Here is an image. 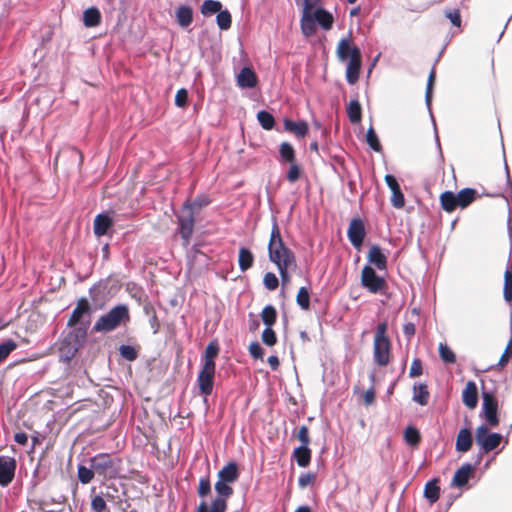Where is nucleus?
Listing matches in <instances>:
<instances>
[{"label":"nucleus","instance_id":"53","mask_svg":"<svg viewBox=\"0 0 512 512\" xmlns=\"http://www.w3.org/2000/svg\"><path fill=\"white\" fill-rule=\"evenodd\" d=\"M511 357H512V334H511V337L505 347L504 352L502 353V355L497 363V366L499 368H504L509 363Z\"/></svg>","mask_w":512,"mask_h":512},{"label":"nucleus","instance_id":"22","mask_svg":"<svg viewBox=\"0 0 512 512\" xmlns=\"http://www.w3.org/2000/svg\"><path fill=\"white\" fill-rule=\"evenodd\" d=\"M312 15L315 22H317L324 30L327 31L333 27L334 17L329 11L323 8H317L312 12Z\"/></svg>","mask_w":512,"mask_h":512},{"label":"nucleus","instance_id":"29","mask_svg":"<svg viewBox=\"0 0 512 512\" xmlns=\"http://www.w3.org/2000/svg\"><path fill=\"white\" fill-rule=\"evenodd\" d=\"M238 476V467L234 462L228 463L218 472L219 480L229 483L236 481Z\"/></svg>","mask_w":512,"mask_h":512},{"label":"nucleus","instance_id":"57","mask_svg":"<svg viewBox=\"0 0 512 512\" xmlns=\"http://www.w3.org/2000/svg\"><path fill=\"white\" fill-rule=\"evenodd\" d=\"M263 282H264L265 287L271 291L277 289L279 286V280L276 277V275L272 272H267L264 275Z\"/></svg>","mask_w":512,"mask_h":512},{"label":"nucleus","instance_id":"62","mask_svg":"<svg viewBox=\"0 0 512 512\" xmlns=\"http://www.w3.org/2000/svg\"><path fill=\"white\" fill-rule=\"evenodd\" d=\"M297 439L301 442V446H309L311 440L307 426L303 425L299 427L297 432Z\"/></svg>","mask_w":512,"mask_h":512},{"label":"nucleus","instance_id":"37","mask_svg":"<svg viewBox=\"0 0 512 512\" xmlns=\"http://www.w3.org/2000/svg\"><path fill=\"white\" fill-rule=\"evenodd\" d=\"M404 440L408 445L417 447L421 441L419 430L413 426H408L404 430Z\"/></svg>","mask_w":512,"mask_h":512},{"label":"nucleus","instance_id":"56","mask_svg":"<svg viewBox=\"0 0 512 512\" xmlns=\"http://www.w3.org/2000/svg\"><path fill=\"white\" fill-rule=\"evenodd\" d=\"M278 271L280 273L282 285H287L290 282L289 270H295L297 268V264L295 265H281L277 266Z\"/></svg>","mask_w":512,"mask_h":512},{"label":"nucleus","instance_id":"8","mask_svg":"<svg viewBox=\"0 0 512 512\" xmlns=\"http://www.w3.org/2000/svg\"><path fill=\"white\" fill-rule=\"evenodd\" d=\"M488 425H480L475 432L476 444L480 447L483 453H489L496 449L501 441L502 435L499 433H492L489 431Z\"/></svg>","mask_w":512,"mask_h":512},{"label":"nucleus","instance_id":"7","mask_svg":"<svg viewBox=\"0 0 512 512\" xmlns=\"http://www.w3.org/2000/svg\"><path fill=\"white\" fill-rule=\"evenodd\" d=\"M361 285L373 294H384L388 288L386 280L377 275L370 265H365L361 271Z\"/></svg>","mask_w":512,"mask_h":512},{"label":"nucleus","instance_id":"17","mask_svg":"<svg viewBox=\"0 0 512 512\" xmlns=\"http://www.w3.org/2000/svg\"><path fill=\"white\" fill-rule=\"evenodd\" d=\"M462 401L469 408L474 409L478 403V390L474 381H468L462 392Z\"/></svg>","mask_w":512,"mask_h":512},{"label":"nucleus","instance_id":"47","mask_svg":"<svg viewBox=\"0 0 512 512\" xmlns=\"http://www.w3.org/2000/svg\"><path fill=\"white\" fill-rule=\"evenodd\" d=\"M103 498L107 499L108 501L112 503H119L121 502V496L119 494V490L116 485L110 484L106 485L105 491L102 493Z\"/></svg>","mask_w":512,"mask_h":512},{"label":"nucleus","instance_id":"43","mask_svg":"<svg viewBox=\"0 0 512 512\" xmlns=\"http://www.w3.org/2000/svg\"><path fill=\"white\" fill-rule=\"evenodd\" d=\"M78 479L82 484H88L90 483L94 476L96 475V472L94 468L91 466L88 468L84 465H79L77 470Z\"/></svg>","mask_w":512,"mask_h":512},{"label":"nucleus","instance_id":"21","mask_svg":"<svg viewBox=\"0 0 512 512\" xmlns=\"http://www.w3.org/2000/svg\"><path fill=\"white\" fill-rule=\"evenodd\" d=\"M112 226L113 221L107 214H98L94 219V234L97 237L104 236Z\"/></svg>","mask_w":512,"mask_h":512},{"label":"nucleus","instance_id":"15","mask_svg":"<svg viewBox=\"0 0 512 512\" xmlns=\"http://www.w3.org/2000/svg\"><path fill=\"white\" fill-rule=\"evenodd\" d=\"M367 259L380 271L387 269V257L378 245H372L368 251Z\"/></svg>","mask_w":512,"mask_h":512},{"label":"nucleus","instance_id":"2","mask_svg":"<svg viewBox=\"0 0 512 512\" xmlns=\"http://www.w3.org/2000/svg\"><path fill=\"white\" fill-rule=\"evenodd\" d=\"M269 260L276 266L297 264L294 252L284 243L279 225L273 221L268 243Z\"/></svg>","mask_w":512,"mask_h":512},{"label":"nucleus","instance_id":"32","mask_svg":"<svg viewBox=\"0 0 512 512\" xmlns=\"http://www.w3.org/2000/svg\"><path fill=\"white\" fill-rule=\"evenodd\" d=\"M293 458L300 467H307L311 461V450L308 446H299L293 452Z\"/></svg>","mask_w":512,"mask_h":512},{"label":"nucleus","instance_id":"48","mask_svg":"<svg viewBox=\"0 0 512 512\" xmlns=\"http://www.w3.org/2000/svg\"><path fill=\"white\" fill-rule=\"evenodd\" d=\"M366 142L375 152H380L382 150L378 136L372 126L367 130Z\"/></svg>","mask_w":512,"mask_h":512},{"label":"nucleus","instance_id":"19","mask_svg":"<svg viewBox=\"0 0 512 512\" xmlns=\"http://www.w3.org/2000/svg\"><path fill=\"white\" fill-rule=\"evenodd\" d=\"M473 472H474V467L471 464L466 463V464L462 465L454 473V476L452 479L453 485L456 487L465 486L468 483L471 476L473 475Z\"/></svg>","mask_w":512,"mask_h":512},{"label":"nucleus","instance_id":"4","mask_svg":"<svg viewBox=\"0 0 512 512\" xmlns=\"http://www.w3.org/2000/svg\"><path fill=\"white\" fill-rule=\"evenodd\" d=\"M388 324L386 321L379 323L376 327L373 341V358L380 367L387 366L391 361V340L387 335Z\"/></svg>","mask_w":512,"mask_h":512},{"label":"nucleus","instance_id":"16","mask_svg":"<svg viewBox=\"0 0 512 512\" xmlns=\"http://www.w3.org/2000/svg\"><path fill=\"white\" fill-rule=\"evenodd\" d=\"M284 130L294 134L297 138H304L308 134L309 126L306 121L295 122L291 119H284Z\"/></svg>","mask_w":512,"mask_h":512},{"label":"nucleus","instance_id":"9","mask_svg":"<svg viewBox=\"0 0 512 512\" xmlns=\"http://www.w3.org/2000/svg\"><path fill=\"white\" fill-rule=\"evenodd\" d=\"M483 405H482V415L490 427H497L499 425V417H498V401L493 392L487 391L485 387H483L482 391Z\"/></svg>","mask_w":512,"mask_h":512},{"label":"nucleus","instance_id":"42","mask_svg":"<svg viewBox=\"0 0 512 512\" xmlns=\"http://www.w3.org/2000/svg\"><path fill=\"white\" fill-rule=\"evenodd\" d=\"M257 119L265 130H272L275 126V119L271 113L261 110L257 113Z\"/></svg>","mask_w":512,"mask_h":512},{"label":"nucleus","instance_id":"30","mask_svg":"<svg viewBox=\"0 0 512 512\" xmlns=\"http://www.w3.org/2000/svg\"><path fill=\"white\" fill-rule=\"evenodd\" d=\"M438 479H432L428 481L424 488V497L431 503H435L440 497V487L438 485Z\"/></svg>","mask_w":512,"mask_h":512},{"label":"nucleus","instance_id":"33","mask_svg":"<svg viewBox=\"0 0 512 512\" xmlns=\"http://www.w3.org/2000/svg\"><path fill=\"white\" fill-rule=\"evenodd\" d=\"M430 393L426 384H415L413 386V401L424 406L428 404Z\"/></svg>","mask_w":512,"mask_h":512},{"label":"nucleus","instance_id":"59","mask_svg":"<svg viewBox=\"0 0 512 512\" xmlns=\"http://www.w3.org/2000/svg\"><path fill=\"white\" fill-rule=\"evenodd\" d=\"M445 16L450 20L453 26L460 27L461 26V15L459 9H448L445 10Z\"/></svg>","mask_w":512,"mask_h":512},{"label":"nucleus","instance_id":"58","mask_svg":"<svg viewBox=\"0 0 512 512\" xmlns=\"http://www.w3.org/2000/svg\"><path fill=\"white\" fill-rule=\"evenodd\" d=\"M435 79H436V71L433 68L430 71V73H429L428 81H427V87H426L425 98H426V102L428 104L431 102V99H432V92H433V87H434Z\"/></svg>","mask_w":512,"mask_h":512},{"label":"nucleus","instance_id":"20","mask_svg":"<svg viewBox=\"0 0 512 512\" xmlns=\"http://www.w3.org/2000/svg\"><path fill=\"white\" fill-rule=\"evenodd\" d=\"M473 444L472 432L469 428H463L458 432L456 438V450L461 453L468 452Z\"/></svg>","mask_w":512,"mask_h":512},{"label":"nucleus","instance_id":"50","mask_svg":"<svg viewBox=\"0 0 512 512\" xmlns=\"http://www.w3.org/2000/svg\"><path fill=\"white\" fill-rule=\"evenodd\" d=\"M289 164H290V167H289V170L287 171L286 179L290 183H294L300 179V177L302 175V169L296 161L289 163Z\"/></svg>","mask_w":512,"mask_h":512},{"label":"nucleus","instance_id":"45","mask_svg":"<svg viewBox=\"0 0 512 512\" xmlns=\"http://www.w3.org/2000/svg\"><path fill=\"white\" fill-rule=\"evenodd\" d=\"M296 302L299 307L303 310H309L310 308V294L306 287H301L296 295Z\"/></svg>","mask_w":512,"mask_h":512},{"label":"nucleus","instance_id":"5","mask_svg":"<svg viewBox=\"0 0 512 512\" xmlns=\"http://www.w3.org/2000/svg\"><path fill=\"white\" fill-rule=\"evenodd\" d=\"M130 321L129 308L125 304H118L108 313L99 317L93 326L95 332H111L117 329L122 323Z\"/></svg>","mask_w":512,"mask_h":512},{"label":"nucleus","instance_id":"54","mask_svg":"<svg viewBox=\"0 0 512 512\" xmlns=\"http://www.w3.org/2000/svg\"><path fill=\"white\" fill-rule=\"evenodd\" d=\"M120 355L128 360V361H134L138 357V351L130 345H121L119 347Z\"/></svg>","mask_w":512,"mask_h":512},{"label":"nucleus","instance_id":"26","mask_svg":"<svg viewBox=\"0 0 512 512\" xmlns=\"http://www.w3.org/2000/svg\"><path fill=\"white\" fill-rule=\"evenodd\" d=\"M177 23L183 27H188L193 21V10L190 6L181 5L177 8L176 13Z\"/></svg>","mask_w":512,"mask_h":512},{"label":"nucleus","instance_id":"63","mask_svg":"<svg viewBox=\"0 0 512 512\" xmlns=\"http://www.w3.org/2000/svg\"><path fill=\"white\" fill-rule=\"evenodd\" d=\"M188 103V92L186 89H179L175 95V104L178 107H185Z\"/></svg>","mask_w":512,"mask_h":512},{"label":"nucleus","instance_id":"61","mask_svg":"<svg viewBox=\"0 0 512 512\" xmlns=\"http://www.w3.org/2000/svg\"><path fill=\"white\" fill-rule=\"evenodd\" d=\"M422 374H423L422 361L419 358H415L412 361V364H411V367H410V371H409V376L411 378H415V377H418V376H420Z\"/></svg>","mask_w":512,"mask_h":512},{"label":"nucleus","instance_id":"10","mask_svg":"<svg viewBox=\"0 0 512 512\" xmlns=\"http://www.w3.org/2000/svg\"><path fill=\"white\" fill-rule=\"evenodd\" d=\"M181 211L182 214L178 216L179 233L183 239V244L188 246L194 231V212L191 211L189 204H184Z\"/></svg>","mask_w":512,"mask_h":512},{"label":"nucleus","instance_id":"38","mask_svg":"<svg viewBox=\"0 0 512 512\" xmlns=\"http://www.w3.org/2000/svg\"><path fill=\"white\" fill-rule=\"evenodd\" d=\"M260 316L266 327H272L277 320V311L274 306L267 305L263 308Z\"/></svg>","mask_w":512,"mask_h":512},{"label":"nucleus","instance_id":"18","mask_svg":"<svg viewBox=\"0 0 512 512\" xmlns=\"http://www.w3.org/2000/svg\"><path fill=\"white\" fill-rule=\"evenodd\" d=\"M258 83L256 73L249 67L241 69L237 76V84L241 88H254Z\"/></svg>","mask_w":512,"mask_h":512},{"label":"nucleus","instance_id":"35","mask_svg":"<svg viewBox=\"0 0 512 512\" xmlns=\"http://www.w3.org/2000/svg\"><path fill=\"white\" fill-rule=\"evenodd\" d=\"M215 490L217 497L215 499H222L227 503V499L233 494V488L229 485V482L218 480L215 483Z\"/></svg>","mask_w":512,"mask_h":512},{"label":"nucleus","instance_id":"49","mask_svg":"<svg viewBox=\"0 0 512 512\" xmlns=\"http://www.w3.org/2000/svg\"><path fill=\"white\" fill-rule=\"evenodd\" d=\"M211 493V481L209 476L201 477L197 487V494L201 498L207 497Z\"/></svg>","mask_w":512,"mask_h":512},{"label":"nucleus","instance_id":"51","mask_svg":"<svg viewBox=\"0 0 512 512\" xmlns=\"http://www.w3.org/2000/svg\"><path fill=\"white\" fill-rule=\"evenodd\" d=\"M17 348L16 342L8 340L0 344V364Z\"/></svg>","mask_w":512,"mask_h":512},{"label":"nucleus","instance_id":"6","mask_svg":"<svg viewBox=\"0 0 512 512\" xmlns=\"http://www.w3.org/2000/svg\"><path fill=\"white\" fill-rule=\"evenodd\" d=\"M122 460L109 453H99L90 459V466L103 479H115L120 475Z\"/></svg>","mask_w":512,"mask_h":512},{"label":"nucleus","instance_id":"39","mask_svg":"<svg viewBox=\"0 0 512 512\" xmlns=\"http://www.w3.org/2000/svg\"><path fill=\"white\" fill-rule=\"evenodd\" d=\"M219 354V346L215 342H210L204 352L203 364H210L216 366L215 358Z\"/></svg>","mask_w":512,"mask_h":512},{"label":"nucleus","instance_id":"27","mask_svg":"<svg viewBox=\"0 0 512 512\" xmlns=\"http://www.w3.org/2000/svg\"><path fill=\"white\" fill-rule=\"evenodd\" d=\"M439 200L441 208L448 213L455 211L456 208L459 207L457 204V195L452 191L441 193Z\"/></svg>","mask_w":512,"mask_h":512},{"label":"nucleus","instance_id":"3","mask_svg":"<svg viewBox=\"0 0 512 512\" xmlns=\"http://www.w3.org/2000/svg\"><path fill=\"white\" fill-rule=\"evenodd\" d=\"M337 57L340 61H347L346 79L349 84H355L359 79L361 69V52L357 46H353L348 38H342L337 45Z\"/></svg>","mask_w":512,"mask_h":512},{"label":"nucleus","instance_id":"60","mask_svg":"<svg viewBox=\"0 0 512 512\" xmlns=\"http://www.w3.org/2000/svg\"><path fill=\"white\" fill-rule=\"evenodd\" d=\"M248 350L252 358L263 361L264 350L258 342L250 343Z\"/></svg>","mask_w":512,"mask_h":512},{"label":"nucleus","instance_id":"46","mask_svg":"<svg viewBox=\"0 0 512 512\" xmlns=\"http://www.w3.org/2000/svg\"><path fill=\"white\" fill-rule=\"evenodd\" d=\"M439 356L444 363L453 364L456 361L455 353L444 343L439 344Z\"/></svg>","mask_w":512,"mask_h":512},{"label":"nucleus","instance_id":"55","mask_svg":"<svg viewBox=\"0 0 512 512\" xmlns=\"http://www.w3.org/2000/svg\"><path fill=\"white\" fill-rule=\"evenodd\" d=\"M91 509L93 512H109L106 501L101 495H95L91 500Z\"/></svg>","mask_w":512,"mask_h":512},{"label":"nucleus","instance_id":"34","mask_svg":"<svg viewBox=\"0 0 512 512\" xmlns=\"http://www.w3.org/2000/svg\"><path fill=\"white\" fill-rule=\"evenodd\" d=\"M347 116L352 124H358L361 122L362 108L357 99L351 100L347 105Z\"/></svg>","mask_w":512,"mask_h":512},{"label":"nucleus","instance_id":"14","mask_svg":"<svg viewBox=\"0 0 512 512\" xmlns=\"http://www.w3.org/2000/svg\"><path fill=\"white\" fill-rule=\"evenodd\" d=\"M385 182L392 191L391 203L395 208H402L405 205V198L401 188L393 175L387 174Z\"/></svg>","mask_w":512,"mask_h":512},{"label":"nucleus","instance_id":"11","mask_svg":"<svg viewBox=\"0 0 512 512\" xmlns=\"http://www.w3.org/2000/svg\"><path fill=\"white\" fill-rule=\"evenodd\" d=\"M215 371L216 366L210 364H202L197 377V384L201 395L209 396L212 394Z\"/></svg>","mask_w":512,"mask_h":512},{"label":"nucleus","instance_id":"1","mask_svg":"<svg viewBox=\"0 0 512 512\" xmlns=\"http://www.w3.org/2000/svg\"><path fill=\"white\" fill-rule=\"evenodd\" d=\"M91 314V306L86 298H80L74 308L70 318L68 319L67 326L74 328L62 340L60 349L66 351L72 356L79 350L87 336L86 327H76L85 315Z\"/></svg>","mask_w":512,"mask_h":512},{"label":"nucleus","instance_id":"13","mask_svg":"<svg viewBox=\"0 0 512 512\" xmlns=\"http://www.w3.org/2000/svg\"><path fill=\"white\" fill-rule=\"evenodd\" d=\"M17 462L15 458L0 456V486L7 487L15 477Z\"/></svg>","mask_w":512,"mask_h":512},{"label":"nucleus","instance_id":"52","mask_svg":"<svg viewBox=\"0 0 512 512\" xmlns=\"http://www.w3.org/2000/svg\"><path fill=\"white\" fill-rule=\"evenodd\" d=\"M261 340L265 345L269 347L274 346L277 343V335L272 327H266L263 330Z\"/></svg>","mask_w":512,"mask_h":512},{"label":"nucleus","instance_id":"41","mask_svg":"<svg viewBox=\"0 0 512 512\" xmlns=\"http://www.w3.org/2000/svg\"><path fill=\"white\" fill-rule=\"evenodd\" d=\"M200 10L204 16H210L219 13L222 10V4L216 0H205Z\"/></svg>","mask_w":512,"mask_h":512},{"label":"nucleus","instance_id":"23","mask_svg":"<svg viewBox=\"0 0 512 512\" xmlns=\"http://www.w3.org/2000/svg\"><path fill=\"white\" fill-rule=\"evenodd\" d=\"M101 19V13L95 6L89 7L83 12V24L85 27H97L100 25Z\"/></svg>","mask_w":512,"mask_h":512},{"label":"nucleus","instance_id":"24","mask_svg":"<svg viewBox=\"0 0 512 512\" xmlns=\"http://www.w3.org/2000/svg\"><path fill=\"white\" fill-rule=\"evenodd\" d=\"M227 505L222 499H213L210 505L203 500L197 506L196 512H226Z\"/></svg>","mask_w":512,"mask_h":512},{"label":"nucleus","instance_id":"44","mask_svg":"<svg viewBox=\"0 0 512 512\" xmlns=\"http://www.w3.org/2000/svg\"><path fill=\"white\" fill-rule=\"evenodd\" d=\"M216 21L221 30H228L232 24V16L227 9L221 10L217 13Z\"/></svg>","mask_w":512,"mask_h":512},{"label":"nucleus","instance_id":"31","mask_svg":"<svg viewBox=\"0 0 512 512\" xmlns=\"http://www.w3.org/2000/svg\"><path fill=\"white\" fill-rule=\"evenodd\" d=\"M254 263V255L253 253L245 247H241L239 249L238 254V264L239 268L242 272L247 271L253 266Z\"/></svg>","mask_w":512,"mask_h":512},{"label":"nucleus","instance_id":"25","mask_svg":"<svg viewBox=\"0 0 512 512\" xmlns=\"http://www.w3.org/2000/svg\"><path fill=\"white\" fill-rule=\"evenodd\" d=\"M300 27L303 35L306 37H310L316 33L317 27L312 13L302 12Z\"/></svg>","mask_w":512,"mask_h":512},{"label":"nucleus","instance_id":"36","mask_svg":"<svg viewBox=\"0 0 512 512\" xmlns=\"http://www.w3.org/2000/svg\"><path fill=\"white\" fill-rule=\"evenodd\" d=\"M281 160L285 163H292L296 161V153L293 146L288 142H283L279 148Z\"/></svg>","mask_w":512,"mask_h":512},{"label":"nucleus","instance_id":"64","mask_svg":"<svg viewBox=\"0 0 512 512\" xmlns=\"http://www.w3.org/2000/svg\"><path fill=\"white\" fill-rule=\"evenodd\" d=\"M210 202L211 200L208 196L202 195L198 196L192 203L188 204L191 206V211H193L195 208H202L208 206Z\"/></svg>","mask_w":512,"mask_h":512},{"label":"nucleus","instance_id":"12","mask_svg":"<svg viewBox=\"0 0 512 512\" xmlns=\"http://www.w3.org/2000/svg\"><path fill=\"white\" fill-rule=\"evenodd\" d=\"M347 236L354 248L360 249L366 236V229L362 219L353 218L347 230Z\"/></svg>","mask_w":512,"mask_h":512},{"label":"nucleus","instance_id":"28","mask_svg":"<svg viewBox=\"0 0 512 512\" xmlns=\"http://www.w3.org/2000/svg\"><path fill=\"white\" fill-rule=\"evenodd\" d=\"M457 204L461 209L468 207L477 198V191L473 188H464L457 194Z\"/></svg>","mask_w":512,"mask_h":512},{"label":"nucleus","instance_id":"40","mask_svg":"<svg viewBox=\"0 0 512 512\" xmlns=\"http://www.w3.org/2000/svg\"><path fill=\"white\" fill-rule=\"evenodd\" d=\"M503 296L509 304H512V267L507 268L504 273Z\"/></svg>","mask_w":512,"mask_h":512}]
</instances>
